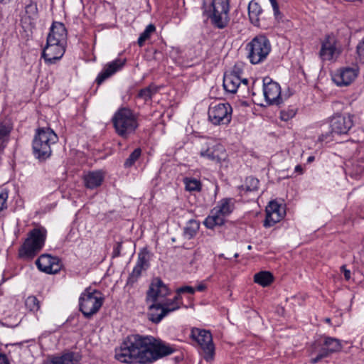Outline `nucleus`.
<instances>
[{
    "label": "nucleus",
    "mask_w": 364,
    "mask_h": 364,
    "mask_svg": "<svg viewBox=\"0 0 364 364\" xmlns=\"http://www.w3.org/2000/svg\"><path fill=\"white\" fill-rule=\"evenodd\" d=\"M176 351V348L151 336L132 334L115 350V358L125 363H152Z\"/></svg>",
    "instance_id": "nucleus-1"
},
{
    "label": "nucleus",
    "mask_w": 364,
    "mask_h": 364,
    "mask_svg": "<svg viewBox=\"0 0 364 364\" xmlns=\"http://www.w3.org/2000/svg\"><path fill=\"white\" fill-rule=\"evenodd\" d=\"M203 14L210 21L214 28L223 29L230 22L229 0H203Z\"/></svg>",
    "instance_id": "nucleus-2"
},
{
    "label": "nucleus",
    "mask_w": 364,
    "mask_h": 364,
    "mask_svg": "<svg viewBox=\"0 0 364 364\" xmlns=\"http://www.w3.org/2000/svg\"><path fill=\"white\" fill-rule=\"evenodd\" d=\"M58 141V136L49 127L36 129L32 142L33 154L40 161H45L52 155V146Z\"/></svg>",
    "instance_id": "nucleus-3"
},
{
    "label": "nucleus",
    "mask_w": 364,
    "mask_h": 364,
    "mask_svg": "<svg viewBox=\"0 0 364 364\" xmlns=\"http://www.w3.org/2000/svg\"><path fill=\"white\" fill-rule=\"evenodd\" d=\"M116 133L127 139L139 127L138 114L127 107L119 108L112 119Z\"/></svg>",
    "instance_id": "nucleus-4"
},
{
    "label": "nucleus",
    "mask_w": 364,
    "mask_h": 364,
    "mask_svg": "<svg viewBox=\"0 0 364 364\" xmlns=\"http://www.w3.org/2000/svg\"><path fill=\"white\" fill-rule=\"evenodd\" d=\"M46 239V229L34 228L31 230L28 235V237L19 248V257L25 259H33L44 246Z\"/></svg>",
    "instance_id": "nucleus-5"
},
{
    "label": "nucleus",
    "mask_w": 364,
    "mask_h": 364,
    "mask_svg": "<svg viewBox=\"0 0 364 364\" xmlns=\"http://www.w3.org/2000/svg\"><path fill=\"white\" fill-rule=\"evenodd\" d=\"M103 302L104 297L100 291L87 288L79 298L80 311L86 318H90L99 311Z\"/></svg>",
    "instance_id": "nucleus-6"
},
{
    "label": "nucleus",
    "mask_w": 364,
    "mask_h": 364,
    "mask_svg": "<svg viewBox=\"0 0 364 364\" xmlns=\"http://www.w3.org/2000/svg\"><path fill=\"white\" fill-rule=\"evenodd\" d=\"M271 48L270 42L265 36H256L246 46L247 58L252 64L262 63L269 54Z\"/></svg>",
    "instance_id": "nucleus-7"
},
{
    "label": "nucleus",
    "mask_w": 364,
    "mask_h": 364,
    "mask_svg": "<svg viewBox=\"0 0 364 364\" xmlns=\"http://www.w3.org/2000/svg\"><path fill=\"white\" fill-rule=\"evenodd\" d=\"M170 294V290L164 282L159 277H155L151 280L149 288L146 292V301H151L149 306V312L148 313L149 319L152 321L151 314H160L161 309L157 307L160 305L156 303L159 298H164Z\"/></svg>",
    "instance_id": "nucleus-8"
},
{
    "label": "nucleus",
    "mask_w": 364,
    "mask_h": 364,
    "mask_svg": "<svg viewBox=\"0 0 364 364\" xmlns=\"http://www.w3.org/2000/svg\"><path fill=\"white\" fill-rule=\"evenodd\" d=\"M232 108L228 103H215L208 108V119L214 125H227L232 119Z\"/></svg>",
    "instance_id": "nucleus-9"
},
{
    "label": "nucleus",
    "mask_w": 364,
    "mask_h": 364,
    "mask_svg": "<svg viewBox=\"0 0 364 364\" xmlns=\"http://www.w3.org/2000/svg\"><path fill=\"white\" fill-rule=\"evenodd\" d=\"M191 338L195 341L204 353V358L209 360L213 358L215 353V346L213 342L212 334L209 331L198 328H193Z\"/></svg>",
    "instance_id": "nucleus-10"
},
{
    "label": "nucleus",
    "mask_w": 364,
    "mask_h": 364,
    "mask_svg": "<svg viewBox=\"0 0 364 364\" xmlns=\"http://www.w3.org/2000/svg\"><path fill=\"white\" fill-rule=\"evenodd\" d=\"M355 116L350 114H333L329 121L331 132L333 134L346 135L354 125Z\"/></svg>",
    "instance_id": "nucleus-11"
},
{
    "label": "nucleus",
    "mask_w": 364,
    "mask_h": 364,
    "mask_svg": "<svg viewBox=\"0 0 364 364\" xmlns=\"http://www.w3.org/2000/svg\"><path fill=\"white\" fill-rule=\"evenodd\" d=\"M263 94L268 105H279L283 102L281 96V87L279 84L274 81L269 77H265L262 80Z\"/></svg>",
    "instance_id": "nucleus-12"
},
{
    "label": "nucleus",
    "mask_w": 364,
    "mask_h": 364,
    "mask_svg": "<svg viewBox=\"0 0 364 364\" xmlns=\"http://www.w3.org/2000/svg\"><path fill=\"white\" fill-rule=\"evenodd\" d=\"M199 155L200 157L216 164L225 161L227 158L225 149L221 144H215L208 141L201 144Z\"/></svg>",
    "instance_id": "nucleus-13"
},
{
    "label": "nucleus",
    "mask_w": 364,
    "mask_h": 364,
    "mask_svg": "<svg viewBox=\"0 0 364 364\" xmlns=\"http://www.w3.org/2000/svg\"><path fill=\"white\" fill-rule=\"evenodd\" d=\"M181 300V296L176 295L172 299H166L162 302H159L160 305L158 306L157 309H161V313L151 314L152 322L158 323L169 313L178 309L182 304Z\"/></svg>",
    "instance_id": "nucleus-14"
},
{
    "label": "nucleus",
    "mask_w": 364,
    "mask_h": 364,
    "mask_svg": "<svg viewBox=\"0 0 364 364\" xmlns=\"http://www.w3.org/2000/svg\"><path fill=\"white\" fill-rule=\"evenodd\" d=\"M284 215V208L278 203L271 201L266 208V218L263 225L265 228H270L279 222Z\"/></svg>",
    "instance_id": "nucleus-15"
},
{
    "label": "nucleus",
    "mask_w": 364,
    "mask_h": 364,
    "mask_svg": "<svg viewBox=\"0 0 364 364\" xmlns=\"http://www.w3.org/2000/svg\"><path fill=\"white\" fill-rule=\"evenodd\" d=\"M336 38L333 35L326 36L319 51V56L322 60H331L339 55L340 52L336 47Z\"/></svg>",
    "instance_id": "nucleus-16"
},
{
    "label": "nucleus",
    "mask_w": 364,
    "mask_h": 364,
    "mask_svg": "<svg viewBox=\"0 0 364 364\" xmlns=\"http://www.w3.org/2000/svg\"><path fill=\"white\" fill-rule=\"evenodd\" d=\"M39 270L47 274H56L60 270V259L49 255H42L36 261Z\"/></svg>",
    "instance_id": "nucleus-17"
},
{
    "label": "nucleus",
    "mask_w": 364,
    "mask_h": 364,
    "mask_svg": "<svg viewBox=\"0 0 364 364\" xmlns=\"http://www.w3.org/2000/svg\"><path fill=\"white\" fill-rule=\"evenodd\" d=\"M63 44L46 42V45L42 52V58L48 64H54L59 60L65 53V48Z\"/></svg>",
    "instance_id": "nucleus-18"
},
{
    "label": "nucleus",
    "mask_w": 364,
    "mask_h": 364,
    "mask_svg": "<svg viewBox=\"0 0 364 364\" xmlns=\"http://www.w3.org/2000/svg\"><path fill=\"white\" fill-rule=\"evenodd\" d=\"M342 345L340 340L331 337H326L323 346L317 355L311 360V363L314 364L322 358L328 357L331 353L340 351Z\"/></svg>",
    "instance_id": "nucleus-19"
},
{
    "label": "nucleus",
    "mask_w": 364,
    "mask_h": 364,
    "mask_svg": "<svg viewBox=\"0 0 364 364\" xmlns=\"http://www.w3.org/2000/svg\"><path fill=\"white\" fill-rule=\"evenodd\" d=\"M126 61L125 58H117L114 60L107 63L102 70L97 75L96 82L98 85L102 84L106 79L120 70L125 65Z\"/></svg>",
    "instance_id": "nucleus-20"
},
{
    "label": "nucleus",
    "mask_w": 364,
    "mask_h": 364,
    "mask_svg": "<svg viewBox=\"0 0 364 364\" xmlns=\"http://www.w3.org/2000/svg\"><path fill=\"white\" fill-rule=\"evenodd\" d=\"M67 30L63 23L53 22L47 37L46 42L65 45Z\"/></svg>",
    "instance_id": "nucleus-21"
},
{
    "label": "nucleus",
    "mask_w": 364,
    "mask_h": 364,
    "mask_svg": "<svg viewBox=\"0 0 364 364\" xmlns=\"http://www.w3.org/2000/svg\"><path fill=\"white\" fill-rule=\"evenodd\" d=\"M358 73V69L356 67L343 68L334 75L333 80L339 86L348 85L355 79Z\"/></svg>",
    "instance_id": "nucleus-22"
},
{
    "label": "nucleus",
    "mask_w": 364,
    "mask_h": 364,
    "mask_svg": "<svg viewBox=\"0 0 364 364\" xmlns=\"http://www.w3.org/2000/svg\"><path fill=\"white\" fill-rule=\"evenodd\" d=\"M248 15L250 22L255 26H261V22L267 18L264 11L258 2L251 1L248 5Z\"/></svg>",
    "instance_id": "nucleus-23"
},
{
    "label": "nucleus",
    "mask_w": 364,
    "mask_h": 364,
    "mask_svg": "<svg viewBox=\"0 0 364 364\" xmlns=\"http://www.w3.org/2000/svg\"><path fill=\"white\" fill-rule=\"evenodd\" d=\"M104 178V173L102 171H90L84 175L83 181L87 188L94 189L101 186Z\"/></svg>",
    "instance_id": "nucleus-24"
},
{
    "label": "nucleus",
    "mask_w": 364,
    "mask_h": 364,
    "mask_svg": "<svg viewBox=\"0 0 364 364\" xmlns=\"http://www.w3.org/2000/svg\"><path fill=\"white\" fill-rule=\"evenodd\" d=\"M13 129V124L9 119L0 122V155L3 154L9 142L10 134Z\"/></svg>",
    "instance_id": "nucleus-25"
},
{
    "label": "nucleus",
    "mask_w": 364,
    "mask_h": 364,
    "mask_svg": "<svg viewBox=\"0 0 364 364\" xmlns=\"http://www.w3.org/2000/svg\"><path fill=\"white\" fill-rule=\"evenodd\" d=\"M240 83L241 78L235 72L224 75L223 87L226 92L235 93Z\"/></svg>",
    "instance_id": "nucleus-26"
},
{
    "label": "nucleus",
    "mask_w": 364,
    "mask_h": 364,
    "mask_svg": "<svg viewBox=\"0 0 364 364\" xmlns=\"http://www.w3.org/2000/svg\"><path fill=\"white\" fill-rule=\"evenodd\" d=\"M48 364H80L79 357L73 352L54 357Z\"/></svg>",
    "instance_id": "nucleus-27"
},
{
    "label": "nucleus",
    "mask_w": 364,
    "mask_h": 364,
    "mask_svg": "<svg viewBox=\"0 0 364 364\" xmlns=\"http://www.w3.org/2000/svg\"><path fill=\"white\" fill-rule=\"evenodd\" d=\"M215 208L211 210L210 215L204 221L205 226L208 229H213L216 225H223L225 223V217L219 213H214Z\"/></svg>",
    "instance_id": "nucleus-28"
},
{
    "label": "nucleus",
    "mask_w": 364,
    "mask_h": 364,
    "mask_svg": "<svg viewBox=\"0 0 364 364\" xmlns=\"http://www.w3.org/2000/svg\"><path fill=\"white\" fill-rule=\"evenodd\" d=\"M214 208V213H219L220 215L226 217L232 212L234 205L230 198H223L218 203Z\"/></svg>",
    "instance_id": "nucleus-29"
},
{
    "label": "nucleus",
    "mask_w": 364,
    "mask_h": 364,
    "mask_svg": "<svg viewBox=\"0 0 364 364\" xmlns=\"http://www.w3.org/2000/svg\"><path fill=\"white\" fill-rule=\"evenodd\" d=\"M273 276L269 272L262 271L255 274L254 282L262 287H267L273 282Z\"/></svg>",
    "instance_id": "nucleus-30"
},
{
    "label": "nucleus",
    "mask_w": 364,
    "mask_h": 364,
    "mask_svg": "<svg viewBox=\"0 0 364 364\" xmlns=\"http://www.w3.org/2000/svg\"><path fill=\"white\" fill-rule=\"evenodd\" d=\"M259 181L257 178L250 176L245 179V184L242 185L239 188L240 193L255 192L258 190Z\"/></svg>",
    "instance_id": "nucleus-31"
},
{
    "label": "nucleus",
    "mask_w": 364,
    "mask_h": 364,
    "mask_svg": "<svg viewBox=\"0 0 364 364\" xmlns=\"http://www.w3.org/2000/svg\"><path fill=\"white\" fill-rule=\"evenodd\" d=\"M200 228V223L196 220H190L183 229V235L186 238L190 240L193 238L198 232Z\"/></svg>",
    "instance_id": "nucleus-32"
},
{
    "label": "nucleus",
    "mask_w": 364,
    "mask_h": 364,
    "mask_svg": "<svg viewBox=\"0 0 364 364\" xmlns=\"http://www.w3.org/2000/svg\"><path fill=\"white\" fill-rule=\"evenodd\" d=\"M158 91L159 89L156 86L150 85L148 87L141 89L137 94V97L147 102L151 100L152 97L156 94Z\"/></svg>",
    "instance_id": "nucleus-33"
},
{
    "label": "nucleus",
    "mask_w": 364,
    "mask_h": 364,
    "mask_svg": "<svg viewBox=\"0 0 364 364\" xmlns=\"http://www.w3.org/2000/svg\"><path fill=\"white\" fill-rule=\"evenodd\" d=\"M183 181L185 185V188L187 191L199 192L201 191L202 184L200 181L191 177H185Z\"/></svg>",
    "instance_id": "nucleus-34"
},
{
    "label": "nucleus",
    "mask_w": 364,
    "mask_h": 364,
    "mask_svg": "<svg viewBox=\"0 0 364 364\" xmlns=\"http://www.w3.org/2000/svg\"><path fill=\"white\" fill-rule=\"evenodd\" d=\"M150 253L146 248L142 249L138 254L136 264L147 269L149 267Z\"/></svg>",
    "instance_id": "nucleus-35"
},
{
    "label": "nucleus",
    "mask_w": 364,
    "mask_h": 364,
    "mask_svg": "<svg viewBox=\"0 0 364 364\" xmlns=\"http://www.w3.org/2000/svg\"><path fill=\"white\" fill-rule=\"evenodd\" d=\"M156 31V27L154 24L151 23L148 25L145 30L141 33L138 38V44L140 47L143 46L144 44V42L148 40L151 35L154 33Z\"/></svg>",
    "instance_id": "nucleus-36"
},
{
    "label": "nucleus",
    "mask_w": 364,
    "mask_h": 364,
    "mask_svg": "<svg viewBox=\"0 0 364 364\" xmlns=\"http://www.w3.org/2000/svg\"><path fill=\"white\" fill-rule=\"evenodd\" d=\"M141 155V149L140 148L135 149L129 156V157L126 159L124 162L125 168L132 167L135 162L139 159Z\"/></svg>",
    "instance_id": "nucleus-37"
},
{
    "label": "nucleus",
    "mask_w": 364,
    "mask_h": 364,
    "mask_svg": "<svg viewBox=\"0 0 364 364\" xmlns=\"http://www.w3.org/2000/svg\"><path fill=\"white\" fill-rule=\"evenodd\" d=\"M145 270H146V269L136 264L132 273L129 274V276L128 277L127 284L132 285L133 284H134L138 280V279L140 277V276L141 275V272Z\"/></svg>",
    "instance_id": "nucleus-38"
},
{
    "label": "nucleus",
    "mask_w": 364,
    "mask_h": 364,
    "mask_svg": "<svg viewBox=\"0 0 364 364\" xmlns=\"http://www.w3.org/2000/svg\"><path fill=\"white\" fill-rule=\"evenodd\" d=\"M25 304L26 308L31 311H37L40 309V302L34 296H28L25 301Z\"/></svg>",
    "instance_id": "nucleus-39"
},
{
    "label": "nucleus",
    "mask_w": 364,
    "mask_h": 364,
    "mask_svg": "<svg viewBox=\"0 0 364 364\" xmlns=\"http://www.w3.org/2000/svg\"><path fill=\"white\" fill-rule=\"evenodd\" d=\"M296 114V109L294 108L288 109L287 110L283 109L280 112V118L282 121H288L293 118Z\"/></svg>",
    "instance_id": "nucleus-40"
},
{
    "label": "nucleus",
    "mask_w": 364,
    "mask_h": 364,
    "mask_svg": "<svg viewBox=\"0 0 364 364\" xmlns=\"http://www.w3.org/2000/svg\"><path fill=\"white\" fill-rule=\"evenodd\" d=\"M356 50L359 61L364 63V38L358 44Z\"/></svg>",
    "instance_id": "nucleus-41"
},
{
    "label": "nucleus",
    "mask_w": 364,
    "mask_h": 364,
    "mask_svg": "<svg viewBox=\"0 0 364 364\" xmlns=\"http://www.w3.org/2000/svg\"><path fill=\"white\" fill-rule=\"evenodd\" d=\"M269 1L271 3V4H272L275 18L277 19V20L281 19L282 18V14H281V13L279 11V5H278V3H277V0H269Z\"/></svg>",
    "instance_id": "nucleus-42"
},
{
    "label": "nucleus",
    "mask_w": 364,
    "mask_h": 364,
    "mask_svg": "<svg viewBox=\"0 0 364 364\" xmlns=\"http://www.w3.org/2000/svg\"><path fill=\"white\" fill-rule=\"evenodd\" d=\"M196 289L190 286H183L181 287L176 290V295H180L181 294L188 293L190 294H193L195 293Z\"/></svg>",
    "instance_id": "nucleus-43"
},
{
    "label": "nucleus",
    "mask_w": 364,
    "mask_h": 364,
    "mask_svg": "<svg viewBox=\"0 0 364 364\" xmlns=\"http://www.w3.org/2000/svg\"><path fill=\"white\" fill-rule=\"evenodd\" d=\"M8 198V193L6 191L0 193V212L7 208L6 200Z\"/></svg>",
    "instance_id": "nucleus-44"
},
{
    "label": "nucleus",
    "mask_w": 364,
    "mask_h": 364,
    "mask_svg": "<svg viewBox=\"0 0 364 364\" xmlns=\"http://www.w3.org/2000/svg\"><path fill=\"white\" fill-rule=\"evenodd\" d=\"M25 9L28 15H35L37 13V5L36 3L31 1L26 6Z\"/></svg>",
    "instance_id": "nucleus-45"
},
{
    "label": "nucleus",
    "mask_w": 364,
    "mask_h": 364,
    "mask_svg": "<svg viewBox=\"0 0 364 364\" xmlns=\"http://www.w3.org/2000/svg\"><path fill=\"white\" fill-rule=\"evenodd\" d=\"M121 249H122V242H117L113 248L112 257H119L120 255Z\"/></svg>",
    "instance_id": "nucleus-46"
},
{
    "label": "nucleus",
    "mask_w": 364,
    "mask_h": 364,
    "mask_svg": "<svg viewBox=\"0 0 364 364\" xmlns=\"http://www.w3.org/2000/svg\"><path fill=\"white\" fill-rule=\"evenodd\" d=\"M341 269L343 272L345 279L346 280H349L350 278V270L346 269L345 266H342L341 267Z\"/></svg>",
    "instance_id": "nucleus-47"
},
{
    "label": "nucleus",
    "mask_w": 364,
    "mask_h": 364,
    "mask_svg": "<svg viewBox=\"0 0 364 364\" xmlns=\"http://www.w3.org/2000/svg\"><path fill=\"white\" fill-rule=\"evenodd\" d=\"M0 364H10L5 354L0 353Z\"/></svg>",
    "instance_id": "nucleus-48"
},
{
    "label": "nucleus",
    "mask_w": 364,
    "mask_h": 364,
    "mask_svg": "<svg viewBox=\"0 0 364 364\" xmlns=\"http://www.w3.org/2000/svg\"><path fill=\"white\" fill-rule=\"evenodd\" d=\"M294 171L299 174H302L304 173V169L301 165L296 166Z\"/></svg>",
    "instance_id": "nucleus-49"
},
{
    "label": "nucleus",
    "mask_w": 364,
    "mask_h": 364,
    "mask_svg": "<svg viewBox=\"0 0 364 364\" xmlns=\"http://www.w3.org/2000/svg\"><path fill=\"white\" fill-rule=\"evenodd\" d=\"M206 287L204 284H199L196 287V290L198 291H203L205 289Z\"/></svg>",
    "instance_id": "nucleus-50"
},
{
    "label": "nucleus",
    "mask_w": 364,
    "mask_h": 364,
    "mask_svg": "<svg viewBox=\"0 0 364 364\" xmlns=\"http://www.w3.org/2000/svg\"><path fill=\"white\" fill-rule=\"evenodd\" d=\"M315 159L314 156H309L308 159H307V162L308 163H311L312 161H314Z\"/></svg>",
    "instance_id": "nucleus-51"
},
{
    "label": "nucleus",
    "mask_w": 364,
    "mask_h": 364,
    "mask_svg": "<svg viewBox=\"0 0 364 364\" xmlns=\"http://www.w3.org/2000/svg\"><path fill=\"white\" fill-rule=\"evenodd\" d=\"M241 82H242L243 84H245V85H247L248 84V80L245 78L243 80H241Z\"/></svg>",
    "instance_id": "nucleus-52"
},
{
    "label": "nucleus",
    "mask_w": 364,
    "mask_h": 364,
    "mask_svg": "<svg viewBox=\"0 0 364 364\" xmlns=\"http://www.w3.org/2000/svg\"><path fill=\"white\" fill-rule=\"evenodd\" d=\"M252 246H251V245H248V246H247V250H252Z\"/></svg>",
    "instance_id": "nucleus-53"
},
{
    "label": "nucleus",
    "mask_w": 364,
    "mask_h": 364,
    "mask_svg": "<svg viewBox=\"0 0 364 364\" xmlns=\"http://www.w3.org/2000/svg\"><path fill=\"white\" fill-rule=\"evenodd\" d=\"M330 321H331V319H330L329 318H326V321L327 323H329V322H330Z\"/></svg>",
    "instance_id": "nucleus-54"
},
{
    "label": "nucleus",
    "mask_w": 364,
    "mask_h": 364,
    "mask_svg": "<svg viewBox=\"0 0 364 364\" xmlns=\"http://www.w3.org/2000/svg\"><path fill=\"white\" fill-rule=\"evenodd\" d=\"M239 256L238 253H235L234 257L237 258Z\"/></svg>",
    "instance_id": "nucleus-55"
}]
</instances>
